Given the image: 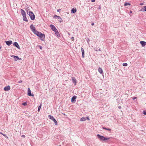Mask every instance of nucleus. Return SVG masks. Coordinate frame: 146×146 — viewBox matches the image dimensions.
I'll use <instances>...</instances> for the list:
<instances>
[{
  "instance_id": "nucleus-14",
  "label": "nucleus",
  "mask_w": 146,
  "mask_h": 146,
  "mask_svg": "<svg viewBox=\"0 0 146 146\" xmlns=\"http://www.w3.org/2000/svg\"><path fill=\"white\" fill-rule=\"evenodd\" d=\"M21 12L23 16L26 15V14L25 11L22 9L21 10Z\"/></svg>"
},
{
  "instance_id": "nucleus-31",
  "label": "nucleus",
  "mask_w": 146,
  "mask_h": 146,
  "mask_svg": "<svg viewBox=\"0 0 146 146\" xmlns=\"http://www.w3.org/2000/svg\"><path fill=\"white\" fill-rule=\"evenodd\" d=\"M123 65L124 66H126L127 65V64L126 63H124L123 64Z\"/></svg>"
},
{
  "instance_id": "nucleus-40",
  "label": "nucleus",
  "mask_w": 146,
  "mask_h": 146,
  "mask_svg": "<svg viewBox=\"0 0 146 146\" xmlns=\"http://www.w3.org/2000/svg\"><path fill=\"white\" fill-rule=\"evenodd\" d=\"M22 82V80H20V81L19 82H21H21Z\"/></svg>"
},
{
  "instance_id": "nucleus-15",
  "label": "nucleus",
  "mask_w": 146,
  "mask_h": 146,
  "mask_svg": "<svg viewBox=\"0 0 146 146\" xmlns=\"http://www.w3.org/2000/svg\"><path fill=\"white\" fill-rule=\"evenodd\" d=\"M140 43L141 44L142 46L143 47L145 46L146 45V42L143 41H141L140 42Z\"/></svg>"
},
{
  "instance_id": "nucleus-35",
  "label": "nucleus",
  "mask_w": 146,
  "mask_h": 146,
  "mask_svg": "<svg viewBox=\"0 0 146 146\" xmlns=\"http://www.w3.org/2000/svg\"><path fill=\"white\" fill-rule=\"evenodd\" d=\"M140 5H143V3H140Z\"/></svg>"
},
{
  "instance_id": "nucleus-9",
  "label": "nucleus",
  "mask_w": 146,
  "mask_h": 146,
  "mask_svg": "<svg viewBox=\"0 0 146 146\" xmlns=\"http://www.w3.org/2000/svg\"><path fill=\"white\" fill-rule=\"evenodd\" d=\"M13 45L15 46H16L17 48L18 49H20V46L19 45L18 43L16 42H15L13 43Z\"/></svg>"
},
{
  "instance_id": "nucleus-30",
  "label": "nucleus",
  "mask_w": 146,
  "mask_h": 146,
  "mask_svg": "<svg viewBox=\"0 0 146 146\" xmlns=\"http://www.w3.org/2000/svg\"><path fill=\"white\" fill-rule=\"evenodd\" d=\"M22 105L23 106H25L27 105V104L26 102H24L22 103Z\"/></svg>"
},
{
  "instance_id": "nucleus-18",
  "label": "nucleus",
  "mask_w": 146,
  "mask_h": 146,
  "mask_svg": "<svg viewBox=\"0 0 146 146\" xmlns=\"http://www.w3.org/2000/svg\"><path fill=\"white\" fill-rule=\"evenodd\" d=\"M140 11L146 12V6L144 7Z\"/></svg>"
},
{
  "instance_id": "nucleus-32",
  "label": "nucleus",
  "mask_w": 146,
  "mask_h": 146,
  "mask_svg": "<svg viewBox=\"0 0 146 146\" xmlns=\"http://www.w3.org/2000/svg\"><path fill=\"white\" fill-rule=\"evenodd\" d=\"M137 98L136 97H132V99L133 100H135Z\"/></svg>"
},
{
  "instance_id": "nucleus-7",
  "label": "nucleus",
  "mask_w": 146,
  "mask_h": 146,
  "mask_svg": "<svg viewBox=\"0 0 146 146\" xmlns=\"http://www.w3.org/2000/svg\"><path fill=\"white\" fill-rule=\"evenodd\" d=\"M97 136L100 139V140H101L104 141V136L100 135L99 134L97 135Z\"/></svg>"
},
{
  "instance_id": "nucleus-12",
  "label": "nucleus",
  "mask_w": 146,
  "mask_h": 146,
  "mask_svg": "<svg viewBox=\"0 0 146 146\" xmlns=\"http://www.w3.org/2000/svg\"><path fill=\"white\" fill-rule=\"evenodd\" d=\"M76 96H73L71 99V102H76Z\"/></svg>"
},
{
  "instance_id": "nucleus-33",
  "label": "nucleus",
  "mask_w": 146,
  "mask_h": 146,
  "mask_svg": "<svg viewBox=\"0 0 146 146\" xmlns=\"http://www.w3.org/2000/svg\"><path fill=\"white\" fill-rule=\"evenodd\" d=\"M143 113L144 115H146V112L145 111H143Z\"/></svg>"
},
{
  "instance_id": "nucleus-41",
  "label": "nucleus",
  "mask_w": 146,
  "mask_h": 146,
  "mask_svg": "<svg viewBox=\"0 0 146 146\" xmlns=\"http://www.w3.org/2000/svg\"><path fill=\"white\" fill-rule=\"evenodd\" d=\"M72 38V39H73V40H74V37H72V38Z\"/></svg>"
},
{
  "instance_id": "nucleus-29",
  "label": "nucleus",
  "mask_w": 146,
  "mask_h": 146,
  "mask_svg": "<svg viewBox=\"0 0 146 146\" xmlns=\"http://www.w3.org/2000/svg\"><path fill=\"white\" fill-rule=\"evenodd\" d=\"M104 140H107L109 139H110V137H108V138H106L104 137Z\"/></svg>"
},
{
  "instance_id": "nucleus-5",
  "label": "nucleus",
  "mask_w": 146,
  "mask_h": 146,
  "mask_svg": "<svg viewBox=\"0 0 146 146\" xmlns=\"http://www.w3.org/2000/svg\"><path fill=\"white\" fill-rule=\"evenodd\" d=\"M50 27L51 28L52 30L54 31H55L56 30H57V29L56 28V27L53 25H50Z\"/></svg>"
},
{
  "instance_id": "nucleus-13",
  "label": "nucleus",
  "mask_w": 146,
  "mask_h": 146,
  "mask_svg": "<svg viewBox=\"0 0 146 146\" xmlns=\"http://www.w3.org/2000/svg\"><path fill=\"white\" fill-rule=\"evenodd\" d=\"M53 17L54 18H57L58 19L60 20V22H61V21L62 20V19L60 16H57L56 15H54V16Z\"/></svg>"
},
{
  "instance_id": "nucleus-39",
  "label": "nucleus",
  "mask_w": 146,
  "mask_h": 146,
  "mask_svg": "<svg viewBox=\"0 0 146 146\" xmlns=\"http://www.w3.org/2000/svg\"><path fill=\"white\" fill-rule=\"evenodd\" d=\"M94 25V23H92V26Z\"/></svg>"
},
{
  "instance_id": "nucleus-44",
  "label": "nucleus",
  "mask_w": 146,
  "mask_h": 146,
  "mask_svg": "<svg viewBox=\"0 0 146 146\" xmlns=\"http://www.w3.org/2000/svg\"><path fill=\"white\" fill-rule=\"evenodd\" d=\"M132 13V11H130V13Z\"/></svg>"
},
{
  "instance_id": "nucleus-6",
  "label": "nucleus",
  "mask_w": 146,
  "mask_h": 146,
  "mask_svg": "<svg viewBox=\"0 0 146 146\" xmlns=\"http://www.w3.org/2000/svg\"><path fill=\"white\" fill-rule=\"evenodd\" d=\"M11 56L13 57V58L15 59V61H16L18 60H21V58H19L18 56H14V55H13Z\"/></svg>"
},
{
  "instance_id": "nucleus-16",
  "label": "nucleus",
  "mask_w": 146,
  "mask_h": 146,
  "mask_svg": "<svg viewBox=\"0 0 146 146\" xmlns=\"http://www.w3.org/2000/svg\"><path fill=\"white\" fill-rule=\"evenodd\" d=\"M81 51L82 54V57L84 58V51L83 48H81Z\"/></svg>"
},
{
  "instance_id": "nucleus-22",
  "label": "nucleus",
  "mask_w": 146,
  "mask_h": 146,
  "mask_svg": "<svg viewBox=\"0 0 146 146\" xmlns=\"http://www.w3.org/2000/svg\"><path fill=\"white\" fill-rule=\"evenodd\" d=\"M86 118L85 117H82L80 119V121H84L85 120H86Z\"/></svg>"
},
{
  "instance_id": "nucleus-3",
  "label": "nucleus",
  "mask_w": 146,
  "mask_h": 146,
  "mask_svg": "<svg viewBox=\"0 0 146 146\" xmlns=\"http://www.w3.org/2000/svg\"><path fill=\"white\" fill-rule=\"evenodd\" d=\"M30 28L32 30V31L35 34L37 32H38L35 29V28L33 26V25H31L30 26Z\"/></svg>"
},
{
  "instance_id": "nucleus-23",
  "label": "nucleus",
  "mask_w": 146,
  "mask_h": 146,
  "mask_svg": "<svg viewBox=\"0 0 146 146\" xmlns=\"http://www.w3.org/2000/svg\"><path fill=\"white\" fill-rule=\"evenodd\" d=\"M48 117L50 119H51L52 120L54 118L52 116H51L50 115H48Z\"/></svg>"
},
{
  "instance_id": "nucleus-20",
  "label": "nucleus",
  "mask_w": 146,
  "mask_h": 146,
  "mask_svg": "<svg viewBox=\"0 0 146 146\" xmlns=\"http://www.w3.org/2000/svg\"><path fill=\"white\" fill-rule=\"evenodd\" d=\"M23 16V20L24 21H28V20H27V18H26V15H24V16Z\"/></svg>"
},
{
  "instance_id": "nucleus-37",
  "label": "nucleus",
  "mask_w": 146,
  "mask_h": 146,
  "mask_svg": "<svg viewBox=\"0 0 146 146\" xmlns=\"http://www.w3.org/2000/svg\"><path fill=\"white\" fill-rule=\"evenodd\" d=\"M95 0H92V2H94L95 1Z\"/></svg>"
},
{
  "instance_id": "nucleus-2",
  "label": "nucleus",
  "mask_w": 146,
  "mask_h": 146,
  "mask_svg": "<svg viewBox=\"0 0 146 146\" xmlns=\"http://www.w3.org/2000/svg\"><path fill=\"white\" fill-rule=\"evenodd\" d=\"M29 15L31 19L32 20H34L35 19V15L32 11H30L29 12Z\"/></svg>"
},
{
  "instance_id": "nucleus-24",
  "label": "nucleus",
  "mask_w": 146,
  "mask_h": 146,
  "mask_svg": "<svg viewBox=\"0 0 146 146\" xmlns=\"http://www.w3.org/2000/svg\"><path fill=\"white\" fill-rule=\"evenodd\" d=\"M128 5H131V4H130L129 3H125L124 4V5L125 6H127Z\"/></svg>"
},
{
  "instance_id": "nucleus-19",
  "label": "nucleus",
  "mask_w": 146,
  "mask_h": 146,
  "mask_svg": "<svg viewBox=\"0 0 146 146\" xmlns=\"http://www.w3.org/2000/svg\"><path fill=\"white\" fill-rule=\"evenodd\" d=\"M98 72L102 74L103 73V70L102 68L99 67L98 69Z\"/></svg>"
},
{
  "instance_id": "nucleus-10",
  "label": "nucleus",
  "mask_w": 146,
  "mask_h": 146,
  "mask_svg": "<svg viewBox=\"0 0 146 146\" xmlns=\"http://www.w3.org/2000/svg\"><path fill=\"white\" fill-rule=\"evenodd\" d=\"M5 42L6 43V44L8 46H9L12 43V41L11 40H9L8 41H5Z\"/></svg>"
},
{
  "instance_id": "nucleus-42",
  "label": "nucleus",
  "mask_w": 146,
  "mask_h": 146,
  "mask_svg": "<svg viewBox=\"0 0 146 146\" xmlns=\"http://www.w3.org/2000/svg\"><path fill=\"white\" fill-rule=\"evenodd\" d=\"M40 49H42V47H41V46H40Z\"/></svg>"
},
{
  "instance_id": "nucleus-43",
  "label": "nucleus",
  "mask_w": 146,
  "mask_h": 146,
  "mask_svg": "<svg viewBox=\"0 0 146 146\" xmlns=\"http://www.w3.org/2000/svg\"><path fill=\"white\" fill-rule=\"evenodd\" d=\"M86 118L88 119V120H90V119H89V117H86Z\"/></svg>"
},
{
  "instance_id": "nucleus-17",
  "label": "nucleus",
  "mask_w": 146,
  "mask_h": 146,
  "mask_svg": "<svg viewBox=\"0 0 146 146\" xmlns=\"http://www.w3.org/2000/svg\"><path fill=\"white\" fill-rule=\"evenodd\" d=\"M55 32V34L58 36H60V35L58 31L57 30H56L55 31H54Z\"/></svg>"
},
{
  "instance_id": "nucleus-1",
  "label": "nucleus",
  "mask_w": 146,
  "mask_h": 146,
  "mask_svg": "<svg viewBox=\"0 0 146 146\" xmlns=\"http://www.w3.org/2000/svg\"><path fill=\"white\" fill-rule=\"evenodd\" d=\"M35 35L40 38L41 40L44 41L45 38V35L44 34H42L41 32L38 31Z\"/></svg>"
},
{
  "instance_id": "nucleus-26",
  "label": "nucleus",
  "mask_w": 146,
  "mask_h": 146,
  "mask_svg": "<svg viewBox=\"0 0 146 146\" xmlns=\"http://www.w3.org/2000/svg\"><path fill=\"white\" fill-rule=\"evenodd\" d=\"M52 120H53V121L54 122L55 124L56 125L57 124V122L56 120L54 118Z\"/></svg>"
},
{
  "instance_id": "nucleus-8",
  "label": "nucleus",
  "mask_w": 146,
  "mask_h": 146,
  "mask_svg": "<svg viewBox=\"0 0 146 146\" xmlns=\"http://www.w3.org/2000/svg\"><path fill=\"white\" fill-rule=\"evenodd\" d=\"M10 86H8L4 87V90L5 91H8L10 90Z\"/></svg>"
},
{
  "instance_id": "nucleus-36",
  "label": "nucleus",
  "mask_w": 146,
  "mask_h": 146,
  "mask_svg": "<svg viewBox=\"0 0 146 146\" xmlns=\"http://www.w3.org/2000/svg\"><path fill=\"white\" fill-rule=\"evenodd\" d=\"M121 106H119L118 107V108H119V109H121Z\"/></svg>"
},
{
  "instance_id": "nucleus-46",
  "label": "nucleus",
  "mask_w": 146,
  "mask_h": 146,
  "mask_svg": "<svg viewBox=\"0 0 146 146\" xmlns=\"http://www.w3.org/2000/svg\"><path fill=\"white\" fill-rule=\"evenodd\" d=\"M100 8H101V7H99V9H100Z\"/></svg>"
},
{
  "instance_id": "nucleus-34",
  "label": "nucleus",
  "mask_w": 146,
  "mask_h": 146,
  "mask_svg": "<svg viewBox=\"0 0 146 146\" xmlns=\"http://www.w3.org/2000/svg\"><path fill=\"white\" fill-rule=\"evenodd\" d=\"M60 10H61V9H59L57 10V12H60Z\"/></svg>"
},
{
  "instance_id": "nucleus-4",
  "label": "nucleus",
  "mask_w": 146,
  "mask_h": 146,
  "mask_svg": "<svg viewBox=\"0 0 146 146\" xmlns=\"http://www.w3.org/2000/svg\"><path fill=\"white\" fill-rule=\"evenodd\" d=\"M28 95L29 96H33L34 95L33 94H31V91L30 90L29 88H28Z\"/></svg>"
},
{
  "instance_id": "nucleus-27",
  "label": "nucleus",
  "mask_w": 146,
  "mask_h": 146,
  "mask_svg": "<svg viewBox=\"0 0 146 146\" xmlns=\"http://www.w3.org/2000/svg\"><path fill=\"white\" fill-rule=\"evenodd\" d=\"M102 128L104 129H105L106 130H108V131H110L111 130V129H109V128L107 129V128H106L105 127H103Z\"/></svg>"
},
{
  "instance_id": "nucleus-47",
  "label": "nucleus",
  "mask_w": 146,
  "mask_h": 146,
  "mask_svg": "<svg viewBox=\"0 0 146 146\" xmlns=\"http://www.w3.org/2000/svg\"><path fill=\"white\" fill-rule=\"evenodd\" d=\"M96 50V51H98V50Z\"/></svg>"
},
{
  "instance_id": "nucleus-21",
  "label": "nucleus",
  "mask_w": 146,
  "mask_h": 146,
  "mask_svg": "<svg viewBox=\"0 0 146 146\" xmlns=\"http://www.w3.org/2000/svg\"><path fill=\"white\" fill-rule=\"evenodd\" d=\"M76 11V9H74V8H73L72 9L71 11V13H75Z\"/></svg>"
},
{
  "instance_id": "nucleus-11",
  "label": "nucleus",
  "mask_w": 146,
  "mask_h": 146,
  "mask_svg": "<svg viewBox=\"0 0 146 146\" xmlns=\"http://www.w3.org/2000/svg\"><path fill=\"white\" fill-rule=\"evenodd\" d=\"M72 80L74 84V85H76L77 81L76 79L74 77H72Z\"/></svg>"
},
{
  "instance_id": "nucleus-38",
  "label": "nucleus",
  "mask_w": 146,
  "mask_h": 146,
  "mask_svg": "<svg viewBox=\"0 0 146 146\" xmlns=\"http://www.w3.org/2000/svg\"><path fill=\"white\" fill-rule=\"evenodd\" d=\"M21 137H25V135H22Z\"/></svg>"
},
{
  "instance_id": "nucleus-25",
  "label": "nucleus",
  "mask_w": 146,
  "mask_h": 146,
  "mask_svg": "<svg viewBox=\"0 0 146 146\" xmlns=\"http://www.w3.org/2000/svg\"><path fill=\"white\" fill-rule=\"evenodd\" d=\"M0 133L2 135L4 136L7 138V139H8V137L6 135L3 134L1 132H0Z\"/></svg>"
},
{
  "instance_id": "nucleus-28",
  "label": "nucleus",
  "mask_w": 146,
  "mask_h": 146,
  "mask_svg": "<svg viewBox=\"0 0 146 146\" xmlns=\"http://www.w3.org/2000/svg\"><path fill=\"white\" fill-rule=\"evenodd\" d=\"M41 104L38 107V111H39L40 110L41 108Z\"/></svg>"
},
{
  "instance_id": "nucleus-45",
  "label": "nucleus",
  "mask_w": 146,
  "mask_h": 146,
  "mask_svg": "<svg viewBox=\"0 0 146 146\" xmlns=\"http://www.w3.org/2000/svg\"><path fill=\"white\" fill-rule=\"evenodd\" d=\"M1 48V46H0V49Z\"/></svg>"
}]
</instances>
